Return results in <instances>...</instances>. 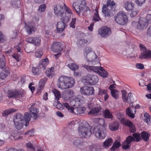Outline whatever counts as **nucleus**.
<instances>
[{
    "label": "nucleus",
    "instance_id": "nucleus-1",
    "mask_svg": "<svg viewBox=\"0 0 151 151\" xmlns=\"http://www.w3.org/2000/svg\"><path fill=\"white\" fill-rule=\"evenodd\" d=\"M96 121H98L100 126L95 128L93 129V133L97 138L102 139L106 136V125L104 124V120L103 119L97 118Z\"/></svg>",
    "mask_w": 151,
    "mask_h": 151
},
{
    "label": "nucleus",
    "instance_id": "nucleus-2",
    "mask_svg": "<svg viewBox=\"0 0 151 151\" xmlns=\"http://www.w3.org/2000/svg\"><path fill=\"white\" fill-rule=\"evenodd\" d=\"M85 0H78L73 4V7L76 13L79 15L82 13L83 15H86L90 13V10L88 6H85L86 4Z\"/></svg>",
    "mask_w": 151,
    "mask_h": 151
},
{
    "label": "nucleus",
    "instance_id": "nucleus-3",
    "mask_svg": "<svg viewBox=\"0 0 151 151\" xmlns=\"http://www.w3.org/2000/svg\"><path fill=\"white\" fill-rule=\"evenodd\" d=\"M58 87L62 89H65L72 87L75 83L74 79L71 77L62 76L58 80Z\"/></svg>",
    "mask_w": 151,
    "mask_h": 151
},
{
    "label": "nucleus",
    "instance_id": "nucleus-4",
    "mask_svg": "<svg viewBox=\"0 0 151 151\" xmlns=\"http://www.w3.org/2000/svg\"><path fill=\"white\" fill-rule=\"evenodd\" d=\"M78 131L79 135L83 138H88L92 134L91 127L88 123L86 122L79 127Z\"/></svg>",
    "mask_w": 151,
    "mask_h": 151
},
{
    "label": "nucleus",
    "instance_id": "nucleus-5",
    "mask_svg": "<svg viewBox=\"0 0 151 151\" xmlns=\"http://www.w3.org/2000/svg\"><path fill=\"white\" fill-rule=\"evenodd\" d=\"M115 3L111 0H108L107 4H104L102 8V12L106 17H110L112 11L113 10V6H114Z\"/></svg>",
    "mask_w": 151,
    "mask_h": 151
},
{
    "label": "nucleus",
    "instance_id": "nucleus-6",
    "mask_svg": "<svg viewBox=\"0 0 151 151\" xmlns=\"http://www.w3.org/2000/svg\"><path fill=\"white\" fill-rule=\"evenodd\" d=\"M14 121L17 129L20 130L22 128L24 122L23 115L21 114H17L14 117Z\"/></svg>",
    "mask_w": 151,
    "mask_h": 151
},
{
    "label": "nucleus",
    "instance_id": "nucleus-7",
    "mask_svg": "<svg viewBox=\"0 0 151 151\" xmlns=\"http://www.w3.org/2000/svg\"><path fill=\"white\" fill-rule=\"evenodd\" d=\"M114 18L115 22L121 25H125L128 20L127 16L124 12H119Z\"/></svg>",
    "mask_w": 151,
    "mask_h": 151
},
{
    "label": "nucleus",
    "instance_id": "nucleus-8",
    "mask_svg": "<svg viewBox=\"0 0 151 151\" xmlns=\"http://www.w3.org/2000/svg\"><path fill=\"white\" fill-rule=\"evenodd\" d=\"M132 25L137 29L142 30L146 29L148 25V24L146 19L144 18H142L140 19L139 22H133Z\"/></svg>",
    "mask_w": 151,
    "mask_h": 151
},
{
    "label": "nucleus",
    "instance_id": "nucleus-9",
    "mask_svg": "<svg viewBox=\"0 0 151 151\" xmlns=\"http://www.w3.org/2000/svg\"><path fill=\"white\" fill-rule=\"evenodd\" d=\"M25 94V92L22 90H9L8 92V96L9 98H20L24 97Z\"/></svg>",
    "mask_w": 151,
    "mask_h": 151
},
{
    "label": "nucleus",
    "instance_id": "nucleus-10",
    "mask_svg": "<svg viewBox=\"0 0 151 151\" xmlns=\"http://www.w3.org/2000/svg\"><path fill=\"white\" fill-rule=\"evenodd\" d=\"M84 79L85 82L87 84V85H94L96 84L98 81V78L96 75H88L85 77Z\"/></svg>",
    "mask_w": 151,
    "mask_h": 151
},
{
    "label": "nucleus",
    "instance_id": "nucleus-11",
    "mask_svg": "<svg viewBox=\"0 0 151 151\" xmlns=\"http://www.w3.org/2000/svg\"><path fill=\"white\" fill-rule=\"evenodd\" d=\"M122 94V100L124 103H132L133 101H132L133 98L132 94L130 92L128 95L127 97V93L125 90H122L121 91Z\"/></svg>",
    "mask_w": 151,
    "mask_h": 151
},
{
    "label": "nucleus",
    "instance_id": "nucleus-12",
    "mask_svg": "<svg viewBox=\"0 0 151 151\" xmlns=\"http://www.w3.org/2000/svg\"><path fill=\"white\" fill-rule=\"evenodd\" d=\"M98 34L102 37H106L108 36L111 33V29L106 26L103 27L98 31Z\"/></svg>",
    "mask_w": 151,
    "mask_h": 151
},
{
    "label": "nucleus",
    "instance_id": "nucleus-13",
    "mask_svg": "<svg viewBox=\"0 0 151 151\" xmlns=\"http://www.w3.org/2000/svg\"><path fill=\"white\" fill-rule=\"evenodd\" d=\"M81 93L85 95H90L94 93V89L93 87L84 86L80 89Z\"/></svg>",
    "mask_w": 151,
    "mask_h": 151
},
{
    "label": "nucleus",
    "instance_id": "nucleus-14",
    "mask_svg": "<svg viewBox=\"0 0 151 151\" xmlns=\"http://www.w3.org/2000/svg\"><path fill=\"white\" fill-rule=\"evenodd\" d=\"M25 41L36 46L39 45L41 42V38L39 37H30L26 38Z\"/></svg>",
    "mask_w": 151,
    "mask_h": 151
},
{
    "label": "nucleus",
    "instance_id": "nucleus-15",
    "mask_svg": "<svg viewBox=\"0 0 151 151\" xmlns=\"http://www.w3.org/2000/svg\"><path fill=\"white\" fill-rule=\"evenodd\" d=\"M65 7L60 4H57L54 8L55 14L57 16H60L64 13Z\"/></svg>",
    "mask_w": 151,
    "mask_h": 151
},
{
    "label": "nucleus",
    "instance_id": "nucleus-16",
    "mask_svg": "<svg viewBox=\"0 0 151 151\" xmlns=\"http://www.w3.org/2000/svg\"><path fill=\"white\" fill-rule=\"evenodd\" d=\"M81 99H83V97L81 96H78L77 97L74 98L70 102V104L71 106H79L82 103L83 101Z\"/></svg>",
    "mask_w": 151,
    "mask_h": 151
},
{
    "label": "nucleus",
    "instance_id": "nucleus-17",
    "mask_svg": "<svg viewBox=\"0 0 151 151\" xmlns=\"http://www.w3.org/2000/svg\"><path fill=\"white\" fill-rule=\"evenodd\" d=\"M74 93V92L73 90L68 89L63 93L62 97L65 101H68L70 98L73 97Z\"/></svg>",
    "mask_w": 151,
    "mask_h": 151
},
{
    "label": "nucleus",
    "instance_id": "nucleus-18",
    "mask_svg": "<svg viewBox=\"0 0 151 151\" xmlns=\"http://www.w3.org/2000/svg\"><path fill=\"white\" fill-rule=\"evenodd\" d=\"M51 49L52 51L55 52H60L63 50L61 43L59 42H54L51 47Z\"/></svg>",
    "mask_w": 151,
    "mask_h": 151
},
{
    "label": "nucleus",
    "instance_id": "nucleus-19",
    "mask_svg": "<svg viewBox=\"0 0 151 151\" xmlns=\"http://www.w3.org/2000/svg\"><path fill=\"white\" fill-rule=\"evenodd\" d=\"M86 108L84 107H76L73 108V111L72 113L77 114H83L85 113Z\"/></svg>",
    "mask_w": 151,
    "mask_h": 151
},
{
    "label": "nucleus",
    "instance_id": "nucleus-20",
    "mask_svg": "<svg viewBox=\"0 0 151 151\" xmlns=\"http://www.w3.org/2000/svg\"><path fill=\"white\" fill-rule=\"evenodd\" d=\"M134 4L132 1H127L124 2L123 7L127 11H131L134 8Z\"/></svg>",
    "mask_w": 151,
    "mask_h": 151
},
{
    "label": "nucleus",
    "instance_id": "nucleus-21",
    "mask_svg": "<svg viewBox=\"0 0 151 151\" xmlns=\"http://www.w3.org/2000/svg\"><path fill=\"white\" fill-rule=\"evenodd\" d=\"M139 58L141 59H151V50H147L144 52H141Z\"/></svg>",
    "mask_w": 151,
    "mask_h": 151
},
{
    "label": "nucleus",
    "instance_id": "nucleus-22",
    "mask_svg": "<svg viewBox=\"0 0 151 151\" xmlns=\"http://www.w3.org/2000/svg\"><path fill=\"white\" fill-rule=\"evenodd\" d=\"M35 104H34L30 108V112L34 116V118L35 119H37L38 117L37 113L39 112L38 109L35 106Z\"/></svg>",
    "mask_w": 151,
    "mask_h": 151
},
{
    "label": "nucleus",
    "instance_id": "nucleus-23",
    "mask_svg": "<svg viewBox=\"0 0 151 151\" xmlns=\"http://www.w3.org/2000/svg\"><path fill=\"white\" fill-rule=\"evenodd\" d=\"M101 108L100 106L95 107L91 109L88 114H91L93 116H97L101 110Z\"/></svg>",
    "mask_w": 151,
    "mask_h": 151
},
{
    "label": "nucleus",
    "instance_id": "nucleus-24",
    "mask_svg": "<svg viewBox=\"0 0 151 151\" xmlns=\"http://www.w3.org/2000/svg\"><path fill=\"white\" fill-rule=\"evenodd\" d=\"M136 111V110H135L134 108H132L131 107H128L126 111L127 115L132 118L134 117V114Z\"/></svg>",
    "mask_w": 151,
    "mask_h": 151
},
{
    "label": "nucleus",
    "instance_id": "nucleus-25",
    "mask_svg": "<svg viewBox=\"0 0 151 151\" xmlns=\"http://www.w3.org/2000/svg\"><path fill=\"white\" fill-rule=\"evenodd\" d=\"M60 16L61 21L65 24L69 21L71 19V16L66 14V13H64Z\"/></svg>",
    "mask_w": 151,
    "mask_h": 151
},
{
    "label": "nucleus",
    "instance_id": "nucleus-26",
    "mask_svg": "<svg viewBox=\"0 0 151 151\" xmlns=\"http://www.w3.org/2000/svg\"><path fill=\"white\" fill-rule=\"evenodd\" d=\"M65 24L62 21L58 22L56 26L57 31L59 33L62 32L65 29Z\"/></svg>",
    "mask_w": 151,
    "mask_h": 151
},
{
    "label": "nucleus",
    "instance_id": "nucleus-27",
    "mask_svg": "<svg viewBox=\"0 0 151 151\" xmlns=\"http://www.w3.org/2000/svg\"><path fill=\"white\" fill-rule=\"evenodd\" d=\"M85 56H86V58L87 59V60L88 62L89 61L92 62L93 60L96 59L97 57L96 54L93 52L88 53Z\"/></svg>",
    "mask_w": 151,
    "mask_h": 151
},
{
    "label": "nucleus",
    "instance_id": "nucleus-28",
    "mask_svg": "<svg viewBox=\"0 0 151 151\" xmlns=\"http://www.w3.org/2000/svg\"><path fill=\"white\" fill-rule=\"evenodd\" d=\"M119 125V123L116 122L110 123L109 124V129L112 131H116L118 129Z\"/></svg>",
    "mask_w": 151,
    "mask_h": 151
},
{
    "label": "nucleus",
    "instance_id": "nucleus-29",
    "mask_svg": "<svg viewBox=\"0 0 151 151\" xmlns=\"http://www.w3.org/2000/svg\"><path fill=\"white\" fill-rule=\"evenodd\" d=\"M46 76L49 77H52L55 75V73L54 71V68L53 67H51L49 68L46 70L45 72Z\"/></svg>",
    "mask_w": 151,
    "mask_h": 151
},
{
    "label": "nucleus",
    "instance_id": "nucleus-30",
    "mask_svg": "<svg viewBox=\"0 0 151 151\" xmlns=\"http://www.w3.org/2000/svg\"><path fill=\"white\" fill-rule=\"evenodd\" d=\"M52 92L55 96V100L57 101L58 104L59 105H61V104L58 101L61 98V95L59 91L57 89H54L52 91Z\"/></svg>",
    "mask_w": 151,
    "mask_h": 151
},
{
    "label": "nucleus",
    "instance_id": "nucleus-31",
    "mask_svg": "<svg viewBox=\"0 0 151 151\" xmlns=\"http://www.w3.org/2000/svg\"><path fill=\"white\" fill-rule=\"evenodd\" d=\"M104 116L106 118L110 119H112L113 116L112 113L108 109H106L103 111Z\"/></svg>",
    "mask_w": 151,
    "mask_h": 151
},
{
    "label": "nucleus",
    "instance_id": "nucleus-32",
    "mask_svg": "<svg viewBox=\"0 0 151 151\" xmlns=\"http://www.w3.org/2000/svg\"><path fill=\"white\" fill-rule=\"evenodd\" d=\"M48 60L47 59H44L42 60L41 63L39 64V67L40 69L44 70L45 69L46 67L48 64Z\"/></svg>",
    "mask_w": 151,
    "mask_h": 151
},
{
    "label": "nucleus",
    "instance_id": "nucleus-33",
    "mask_svg": "<svg viewBox=\"0 0 151 151\" xmlns=\"http://www.w3.org/2000/svg\"><path fill=\"white\" fill-rule=\"evenodd\" d=\"M32 117L31 114H29L28 113L26 112L24 114V122L25 121L26 123L25 125L27 127L29 124V122L30 121V119Z\"/></svg>",
    "mask_w": 151,
    "mask_h": 151
},
{
    "label": "nucleus",
    "instance_id": "nucleus-34",
    "mask_svg": "<svg viewBox=\"0 0 151 151\" xmlns=\"http://www.w3.org/2000/svg\"><path fill=\"white\" fill-rule=\"evenodd\" d=\"M100 68L98 74L103 78H107L108 75L107 72H106L102 67H100Z\"/></svg>",
    "mask_w": 151,
    "mask_h": 151
},
{
    "label": "nucleus",
    "instance_id": "nucleus-35",
    "mask_svg": "<svg viewBox=\"0 0 151 151\" xmlns=\"http://www.w3.org/2000/svg\"><path fill=\"white\" fill-rule=\"evenodd\" d=\"M141 137L143 140L145 141H147L149 140L150 135L147 132L143 131L141 133Z\"/></svg>",
    "mask_w": 151,
    "mask_h": 151
},
{
    "label": "nucleus",
    "instance_id": "nucleus-36",
    "mask_svg": "<svg viewBox=\"0 0 151 151\" xmlns=\"http://www.w3.org/2000/svg\"><path fill=\"white\" fill-rule=\"evenodd\" d=\"M121 124L123 125H125L129 127H132L133 125L130 121L125 119L122 120Z\"/></svg>",
    "mask_w": 151,
    "mask_h": 151
},
{
    "label": "nucleus",
    "instance_id": "nucleus-37",
    "mask_svg": "<svg viewBox=\"0 0 151 151\" xmlns=\"http://www.w3.org/2000/svg\"><path fill=\"white\" fill-rule=\"evenodd\" d=\"M121 144L119 142H118L117 140L114 142L113 146L111 147V149L113 151H115V150H116L118 149L121 146Z\"/></svg>",
    "mask_w": 151,
    "mask_h": 151
},
{
    "label": "nucleus",
    "instance_id": "nucleus-38",
    "mask_svg": "<svg viewBox=\"0 0 151 151\" xmlns=\"http://www.w3.org/2000/svg\"><path fill=\"white\" fill-rule=\"evenodd\" d=\"M113 142V139L111 138H109L106 139L104 142V146L106 147H108L111 146Z\"/></svg>",
    "mask_w": 151,
    "mask_h": 151
},
{
    "label": "nucleus",
    "instance_id": "nucleus-39",
    "mask_svg": "<svg viewBox=\"0 0 151 151\" xmlns=\"http://www.w3.org/2000/svg\"><path fill=\"white\" fill-rule=\"evenodd\" d=\"M40 68L39 66L36 68L33 67L32 68V72L35 75H38L41 73V70H40Z\"/></svg>",
    "mask_w": 151,
    "mask_h": 151
},
{
    "label": "nucleus",
    "instance_id": "nucleus-40",
    "mask_svg": "<svg viewBox=\"0 0 151 151\" xmlns=\"http://www.w3.org/2000/svg\"><path fill=\"white\" fill-rule=\"evenodd\" d=\"M111 93L113 97L115 99H117L119 97V92L117 90L114 89V90H112L111 92Z\"/></svg>",
    "mask_w": 151,
    "mask_h": 151
},
{
    "label": "nucleus",
    "instance_id": "nucleus-41",
    "mask_svg": "<svg viewBox=\"0 0 151 151\" xmlns=\"http://www.w3.org/2000/svg\"><path fill=\"white\" fill-rule=\"evenodd\" d=\"M34 27L33 26L31 25H28L27 26V31L29 34H32L34 33Z\"/></svg>",
    "mask_w": 151,
    "mask_h": 151
},
{
    "label": "nucleus",
    "instance_id": "nucleus-42",
    "mask_svg": "<svg viewBox=\"0 0 151 151\" xmlns=\"http://www.w3.org/2000/svg\"><path fill=\"white\" fill-rule=\"evenodd\" d=\"M87 42V40L84 39H82L78 40L77 42V43L78 46L81 47Z\"/></svg>",
    "mask_w": 151,
    "mask_h": 151
},
{
    "label": "nucleus",
    "instance_id": "nucleus-43",
    "mask_svg": "<svg viewBox=\"0 0 151 151\" xmlns=\"http://www.w3.org/2000/svg\"><path fill=\"white\" fill-rule=\"evenodd\" d=\"M132 136L134 138V141L136 142H139L141 139L140 136V134L139 133H135L133 134Z\"/></svg>",
    "mask_w": 151,
    "mask_h": 151
},
{
    "label": "nucleus",
    "instance_id": "nucleus-44",
    "mask_svg": "<svg viewBox=\"0 0 151 151\" xmlns=\"http://www.w3.org/2000/svg\"><path fill=\"white\" fill-rule=\"evenodd\" d=\"M12 4L15 8L19 7L20 5V1L19 0H12Z\"/></svg>",
    "mask_w": 151,
    "mask_h": 151
},
{
    "label": "nucleus",
    "instance_id": "nucleus-45",
    "mask_svg": "<svg viewBox=\"0 0 151 151\" xmlns=\"http://www.w3.org/2000/svg\"><path fill=\"white\" fill-rule=\"evenodd\" d=\"M68 66L72 70L75 71L78 68V66L75 63L68 64Z\"/></svg>",
    "mask_w": 151,
    "mask_h": 151
},
{
    "label": "nucleus",
    "instance_id": "nucleus-46",
    "mask_svg": "<svg viewBox=\"0 0 151 151\" xmlns=\"http://www.w3.org/2000/svg\"><path fill=\"white\" fill-rule=\"evenodd\" d=\"M150 116L147 113H145L144 114V121L145 122L148 124L150 121Z\"/></svg>",
    "mask_w": 151,
    "mask_h": 151
},
{
    "label": "nucleus",
    "instance_id": "nucleus-47",
    "mask_svg": "<svg viewBox=\"0 0 151 151\" xmlns=\"http://www.w3.org/2000/svg\"><path fill=\"white\" fill-rule=\"evenodd\" d=\"M100 67L96 66H91L90 71L92 70L94 72L97 73L98 74L100 70Z\"/></svg>",
    "mask_w": 151,
    "mask_h": 151
},
{
    "label": "nucleus",
    "instance_id": "nucleus-48",
    "mask_svg": "<svg viewBox=\"0 0 151 151\" xmlns=\"http://www.w3.org/2000/svg\"><path fill=\"white\" fill-rule=\"evenodd\" d=\"M134 140V138L133 137L129 135L126 138L125 141L127 144H130Z\"/></svg>",
    "mask_w": 151,
    "mask_h": 151
},
{
    "label": "nucleus",
    "instance_id": "nucleus-49",
    "mask_svg": "<svg viewBox=\"0 0 151 151\" xmlns=\"http://www.w3.org/2000/svg\"><path fill=\"white\" fill-rule=\"evenodd\" d=\"M63 104L64 106L68 109V111L72 113L73 107L70 106L67 103H63Z\"/></svg>",
    "mask_w": 151,
    "mask_h": 151
},
{
    "label": "nucleus",
    "instance_id": "nucleus-50",
    "mask_svg": "<svg viewBox=\"0 0 151 151\" xmlns=\"http://www.w3.org/2000/svg\"><path fill=\"white\" fill-rule=\"evenodd\" d=\"M76 18H72L70 23V27L72 28H75V27L76 22Z\"/></svg>",
    "mask_w": 151,
    "mask_h": 151
},
{
    "label": "nucleus",
    "instance_id": "nucleus-51",
    "mask_svg": "<svg viewBox=\"0 0 151 151\" xmlns=\"http://www.w3.org/2000/svg\"><path fill=\"white\" fill-rule=\"evenodd\" d=\"M12 56L13 58L15 59L17 62L19 61L21 59V56L17 53H14Z\"/></svg>",
    "mask_w": 151,
    "mask_h": 151
},
{
    "label": "nucleus",
    "instance_id": "nucleus-52",
    "mask_svg": "<svg viewBox=\"0 0 151 151\" xmlns=\"http://www.w3.org/2000/svg\"><path fill=\"white\" fill-rule=\"evenodd\" d=\"M93 19L95 21H98L100 19L98 14V11H96L94 13V15L93 17Z\"/></svg>",
    "mask_w": 151,
    "mask_h": 151
},
{
    "label": "nucleus",
    "instance_id": "nucleus-53",
    "mask_svg": "<svg viewBox=\"0 0 151 151\" xmlns=\"http://www.w3.org/2000/svg\"><path fill=\"white\" fill-rule=\"evenodd\" d=\"M116 116L117 119L120 120L121 123L122 120L125 119L124 118L123 114L122 113H118L116 114Z\"/></svg>",
    "mask_w": 151,
    "mask_h": 151
},
{
    "label": "nucleus",
    "instance_id": "nucleus-54",
    "mask_svg": "<svg viewBox=\"0 0 151 151\" xmlns=\"http://www.w3.org/2000/svg\"><path fill=\"white\" fill-rule=\"evenodd\" d=\"M81 141L79 139H76L73 142L74 145L78 147L81 146Z\"/></svg>",
    "mask_w": 151,
    "mask_h": 151
},
{
    "label": "nucleus",
    "instance_id": "nucleus-55",
    "mask_svg": "<svg viewBox=\"0 0 151 151\" xmlns=\"http://www.w3.org/2000/svg\"><path fill=\"white\" fill-rule=\"evenodd\" d=\"M43 54V53L42 51L39 50L35 52V55L36 57L40 58L42 56Z\"/></svg>",
    "mask_w": 151,
    "mask_h": 151
},
{
    "label": "nucleus",
    "instance_id": "nucleus-56",
    "mask_svg": "<svg viewBox=\"0 0 151 151\" xmlns=\"http://www.w3.org/2000/svg\"><path fill=\"white\" fill-rule=\"evenodd\" d=\"M89 151H100V149L96 146H91L89 147Z\"/></svg>",
    "mask_w": 151,
    "mask_h": 151
},
{
    "label": "nucleus",
    "instance_id": "nucleus-57",
    "mask_svg": "<svg viewBox=\"0 0 151 151\" xmlns=\"http://www.w3.org/2000/svg\"><path fill=\"white\" fill-rule=\"evenodd\" d=\"M107 90L104 89L99 88V95L100 96H102L103 95L105 94L106 93H107Z\"/></svg>",
    "mask_w": 151,
    "mask_h": 151
},
{
    "label": "nucleus",
    "instance_id": "nucleus-58",
    "mask_svg": "<svg viewBox=\"0 0 151 151\" xmlns=\"http://www.w3.org/2000/svg\"><path fill=\"white\" fill-rule=\"evenodd\" d=\"M64 6L65 7V13H66L67 15H69L71 16V14H72L71 10L69 8L65 6V4H64Z\"/></svg>",
    "mask_w": 151,
    "mask_h": 151
},
{
    "label": "nucleus",
    "instance_id": "nucleus-59",
    "mask_svg": "<svg viewBox=\"0 0 151 151\" xmlns=\"http://www.w3.org/2000/svg\"><path fill=\"white\" fill-rule=\"evenodd\" d=\"M145 1V0H135L136 4L138 6H141L143 4Z\"/></svg>",
    "mask_w": 151,
    "mask_h": 151
},
{
    "label": "nucleus",
    "instance_id": "nucleus-60",
    "mask_svg": "<svg viewBox=\"0 0 151 151\" xmlns=\"http://www.w3.org/2000/svg\"><path fill=\"white\" fill-rule=\"evenodd\" d=\"M91 51V48L90 47H86L84 51V55L86 56L87 53H90L91 52H92V51Z\"/></svg>",
    "mask_w": 151,
    "mask_h": 151
},
{
    "label": "nucleus",
    "instance_id": "nucleus-61",
    "mask_svg": "<svg viewBox=\"0 0 151 151\" xmlns=\"http://www.w3.org/2000/svg\"><path fill=\"white\" fill-rule=\"evenodd\" d=\"M5 62L3 59L0 58V68H3L5 66Z\"/></svg>",
    "mask_w": 151,
    "mask_h": 151
},
{
    "label": "nucleus",
    "instance_id": "nucleus-62",
    "mask_svg": "<svg viewBox=\"0 0 151 151\" xmlns=\"http://www.w3.org/2000/svg\"><path fill=\"white\" fill-rule=\"evenodd\" d=\"M126 142H124V143L122 144V146L123 149L126 150L129 148L130 145L129 144H127Z\"/></svg>",
    "mask_w": 151,
    "mask_h": 151
},
{
    "label": "nucleus",
    "instance_id": "nucleus-63",
    "mask_svg": "<svg viewBox=\"0 0 151 151\" xmlns=\"http://www.w3.org/2000/svg\"><path fill=\"white\" fill-rule=\"evenodd\" d=\"M45 7L46 6L45 4H43L41 5L39 7V11L41 12H43L45 9Z\"/></svg>",
    "mask_w": 151,
    "mask_h": 151
},
{
    "label": "nucleus",
    "instance_id": "nucleus-64",
    "mask_svg": "<svg viewBox=\"0 0 151 151\" xmlns=\"http://www.w3.org/2000/svg\"><path fill=\"white\" fill-rule=\"evenodd\" d=\"M145 19L146 20L148 24L149 23H151V14H147L146 16V19Z\"/></svg>",
    "mask_w": 151,
    "mask_h": 151
}]
</instances>
